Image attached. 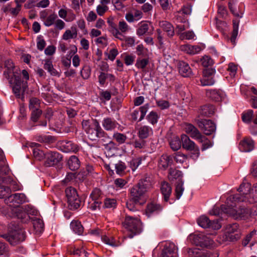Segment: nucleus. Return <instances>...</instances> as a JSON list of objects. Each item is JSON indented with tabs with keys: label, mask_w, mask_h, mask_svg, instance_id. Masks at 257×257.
Returning a JSON list of instances; mask_svg holds the SVG:
<instances>
[{
	"label": "nucleus",
	"mask_w": 257,
	"mask_h": 257,
	"mask_svg": "<svg viewBox=\"0 0 257 257\" xmlns=\"http://www.w3.org/2000/svg\"><path fill=\"white\" fill-rule=\"evenodd\" d=\"M239 193L230 196L227 198V202L229 201L245 202L250 204L257 202V183L253 185L249 183H242L237 189Z\"/></svg>",
	"instance_id": "obj_1"
},
{
	"label": "nucleus",
	"mask_w": 257,
	"mask_h": 257,
	"mask_svg": "<svg viewBox=\"0 0 257 257\" xmlns=\"http://www.w3.org/2000/svg\"><path fill=\"white\" fill-rule=\"evenodd\" d=\"M239 202H240L233 201H229V203H228L227 199L226 204H223L221 206V209L226 213L227 215L232 216L236 219H245L252 216L250 208L241 205L239 206L238 210H236L234 208L237 205L236 203Z\"/></svg>",
	"instance_id": "obj_2"
},
{
	"label": "nucleus",
	"mask_w": 257,
	"mask_h": 257,
	"mask_svg": "<svg viewBox=\"0 0 257 257\" xmlns=\"http://www.w3.org/2000/svg\"><path fill=\"white\" fill-rule=\"evenodd\" d=\"M13 75L9 77V83L12 86V89L16 97L23 99L24 93L28 89V83L26 80L22 79L21 75L16 72H13Z\"/></svg>",
	"instance_id": "obj_3"
},
{
	"label": "nucleus",
	"mask_w": 257,
	"mask_h": 257,
	"mask_svg": "<svg viewBox=\"0 0 257 257\" xmlns=\"http://www.w3.org/2000/svg\"><path fill=\"white\" fill-rule=\"evenodd\" d=\"M0 236L4 238L13 246L24 241L26 237V232L23 229L9 230L6 233L1 234Z\"/></svg>",
	"instance_id": "obj_4"
},
{
	"label": "nucleus",
	"mask_w": 257,
	"mask_h": 257,
	"mask_svg": "<svg viewBox=\"0 0 257 257\" xmlns=\"http://www.w3.org/2000/svg\"><path fill=\"white\" fill-rule=\"evenodd\" d=\"M182 173L181 171L171 168L169 170L168 178L170 181L178 180L175 188V196L177 199H180L184 191Z\"/></svg>",
	"instance_id": "obj_5"
},
{
	"label": "nucleus",
	"mask_w": 257,
	"mask_h": 257,
	"mask_svg": "<svg viewBox=\"0 0 257 257\" xmlns=\"http://www.w3.org/2000/svg\"><path fill=\"white\" fill-rule=\"evenodd\" d=\"M123 223L124 227L130 232L127 235L129 238H133L141 231V222L138 218L126 215Z\"/></svg>",
	"instance_id": "obj_6"
},
{
	"label": "nucleus",
	"mask_w": 257,
	"mask_h": 257,
	"mask_svg": "<svg viewBox=\"0 0 257 257\" xmlns=\"http://www.w3.org/2000/svg\"><path fill=\"white\" fill-rule=\"evenodd\" d=\"M14 206V207L10 208L13 217H17L23 219L28 214L34 215L36 213V211L29 205L23 206L17 205Z\"/></svg>",
	"instance_id": "obj_7"
},
{
	"label": "nucleus",
	"mask_w": 257,
	"mask_h": 257,
	"mask_svg": "<svg viewBox=\"0 0 257 257\" xmlns=\"http://www.w3.org/2000/svg\"><path fill=\"white\" fill-rule=\"evenodd\" d=\"M181 142L183 149L192 152L190 156L191 158L194 160L198 158L200 154L199 148L187 135H181Z\"/></svg>",
	"instance_id": "obj_8"
},
{
	"label": "nucleus",
	"mask_w": 257,
	"mask_h": 257,
	"mask_svg": "<svg viewBox=\"0 0 257 257\" xmlns=\"http://www.w3.org/2000/svg\"><path fill=\"white\" fill-rule=\"evenodd\" d=\"M195 120L199 127L206 135H210L216 130L215 124L210 119L196 118Z\"/></svg>",
	"instance_id": "obj_9"
},
{
	"label": "nucleus",
	"mask_w": 257,
	"mask_h": 257,
	"mask_svg": "<svg viewBox=\"0 0 257 257\" xmlns=\"http://www.w3.org/2000/svg\"><path fill=\"white\" fill-rule=\"evenodd\" d=\"M93 124L95 126V131L94 132V136H93L94 138H90V139L92 141H95L98 139L99 141L102 142L103 144L109 142L110 141L109 136L101 127L99 122L96 119L93 120Z\"/></svg>",
	"instance_id": "obj_10"
},
{
	"label": "nucleus",
	"mask_w": 257,
	"mask_h": 257,
	"mask_svg": "<svg viewBox=\"0 0 257 257\" xmlns=\"http://www.w3.org/2000/svg\"><path fill=\"white\" fill-rule=\"evenodd\" d=\"M44 166L47 167L54 166L62 159V156L57 152H49L45 154Z\"/></svg>",
	"instance_id": "obj_11"
},
{
	"label": "nucleus",
	"mask_w": 257,
	"mask_h": 257,
	"mask_svg": "<svg viewBox=\"0 0 257 257\" xmlns=\"http://www.w3.org/2000/svg\"><path fill=\"white\" fill-rule=\"evenodd\" d=\"M197 223L204 228H211L214 230H217L221 227L217 220L211 221L208 217L205 215H202L197 219Z\"/></svg>",
	"instance_id": "obj_12"
},
{
	"label": "nucleus",
	"mask_w": 257,
	"mask_h": 257,
	"mask_svg": "<svg viewBox=\"0 0 257 257\" xmlns=\"http://www.w3.org/2000/svg\"><path fill=\"white\" fill-rule=\"evenodd\" d=\"M191 237L192 243L202 247H208L213 242V240L209 237L202 233L193 235Z\"/></svg>",
	"instance_id": "obj_13"
},
{
	"label": "nucleus",
	"mask_w": 257,
	"mask_h": 257,
	"mask_svg": "<svg viewBox=\"0 0 257 257\" xmlns=\"http://www.w3.org/2000/svg\"><path fill=\"white\" fill-rule=\"evenodd\" d=\"M146 190L140 187L138 184L134 186L130 191V197L136 200L141 202L142 204H144L146 199L145 197Z\"/></svg>",
	"instance_id": "obj_14"
},
{
	"label": "nucleus",
	"mask_w": 257,
	"mask_h": 257,
	"mask_svg": "<svg viewBox=\"0 0 257 257\" xmlns=\"http://www.w3.org/2000/svg\"><path fill=\"white\" fill-rule=\"evenodd\" d=\"M26 197L23 193H14L8 196L5 201L7 204H10V206L19 205L26 201Z\"/></svg>",
	"instance_id": "obj_15"
},
{
	"label": "nucleus",
	"mask_w": 257,
	"mask_h": 257,
	"mask_svg": "<svg viewBox=\"0 0 257 257\" xmlns=\"http://www.w3.org/2000/svg\"><path fill=\"white\" fill-rule=\"evenodd\" d=\"M60 144L61 150L65 153L73 152L76 153L79 150L78 146L72 141L63 140Z\"/></svg>",
	"instance_id": "obj_16"
},
{
	"label": "nucleus",
	"mask_w": 257,
	"mask_h": 257,
	"mask_svg": "<svg viewBox=\"0 0 257 257\" xmlns=\"http://www.w3.org/2000/svg\"><path fill=\"white\" fill-rule=\"evenodd\" d=\"M177 247L173 243L167 244L162 250L160 257H177Z\"/></svg>",
	"instance_id": "obj_17"
},
{
	"label": "nucleus",
	"mask_w": 257,
	"mask_h": 257,
	"mask_svg": "<svg viewBox=\"0 0 257 257\" xmlns=\"http://www.w3.org/2000/svg\"><path fill=\"white\" fill-rule=\"evenodd\" d=\"M173 163V157L167 154L162 155L158 162V167L160 169L166 170Z\"/></svg>",
	"instance_id": "obj_18"
},
{
	"label": "nucleus",
	"mask_w": 257,
	"mask_h": 257,
	"mask_svg": "<svg viewBox=\"0 0 257 257\" xmlns=\"http://www.w3.org/2000/svg\"><path fill=\"white\" fill-rule=\"evenodd\" d=\"M185 131L186 133L189 134L190 137L197 140H201L202 135L200 133L198 130L193 124L187 123L185 126Z\"/></svg>",
	"instance_id": "obj_19"
},
{
	"label": "nucleus",
	"mask_w": 257,
	"mask_h": 257,
	"mask_svg": "<svg viewBox=\"0 0 257 257\" xmlns=\"http://www.w3.org/2000/svg\"><path fill=\"white\" fill-rule=\"evenodd\" d=\"M179 73L183 77H188L192 75V70L189 64L183 61H179L177 63Z\"/></svg>",
	"instance_id": "obj_20"
},
{
	"label": "nucleus",
	"mask_w": 257,
	"mask_h": 257,
	"mask_svg": "<svg viewBox=\"0 0 257 257\" xmlns=\"http://www.w3.org/2000/svg\"><path fill=\"white\" fill-rule=\"evenodd\" d=\"M239 148L242 152H250L254 148V142L251 139L245 138L240 142Z\"/></svg>",
	"instance_id": "obj_21"
},
{
	"label": "nucleus",
	"mask_w": 257,
	"mask_h": 257,
	"mask_svg": "<svg viewBox=\"0 0 257 257\" xmlns=\"http://www.w3.org/2000/svg\"><path fill=\"white\" fill-rule=\"evenodd\" d=\"M81 163L78 157L72 155L67 160L66 166L71 171H75L80 167Z\"/></svg>",
	"instance_id": "obj_22"
},
{
	"label": "nucleus",
	"mask_w": 257,
	"mask_h": 257,
	"mask_svg": "<svg viewBox=\"0 0 257 257\" xmlns=\"http://www.w3.org/2000/svg\"><path fill=\"white\" fill-rule=\"evenodd\" d=\"M215 112V107L212 104H205L201 106L199 110V115L198 116V118L200 117V116L210 117Z\"/></svg>",
	"instance_id": "obj_23"
},
{
	"label": "nucleus",
	"mask_w": 257,
	"mask_h": 257,
	"mask_svg": "<svg viewBox=\"0 0 257 257\" xmlns=\"http://www.w3.org/2000/svg\"><path fill=\"white\" fill-rule=\"evenodd\" d=\"M149 107V104L147 103L142 106H141L139 108V110H135L131 114L132 120L133 121H136L137 120L138 115L139 113V111H140L141 114L138 121H140L142 120H143L147 112L148 111Z\"/></svg>",
	"instance_id": "obj_24"
},
{
	"label": "nucleus",
	"mask_w": 257,
	"mask_h": 257,
	"mask_svg": "<svg viewBox=\"0 0 257 257\" xmlns=\"http://www.w3.org/2000/svg\"><path fill=\"white\" fill-rule=\"evenodd\" d=\"M104 149L106 155L108 157H111L114 155L115 152L118 150L116 144L112 141L103 144Z\"/></svg>",
	"instance_id": "obj_25"
},
{
	"label": "nucleus",
	"mask_w": 257,
	"mask_h": 257,
	"mask_svg": "<svg viewBox=\"0 0 257 257\" xmlns=\"http://www.w3.org/2000/svg\"><path fill=\"white\" fill-rule=\"evenodd\" d=\"M117 122L110 117H106L103 119L102 122V125L104 128L107 131H111L116 128Z\"/></svg>",
	"instance_id": "obj_26"
},
{
	"label": "nucleus",
	"mask_w": 257,
	"mask_h": 257,
	"mask_svg": "<svg viewBox=\"0 0 257 257\" xmlns=\"http://www.w3.org/2000/svg\"><path fill=\"white\" fill-rule=\"evenodd\" d=\"M182 51H184L187 54L194 55L199 53L201 50V48L198 45H190L188 44L183 45L181 46Z\"/></svg>",
	"instance_id": "obj_27"
},
{
	"label": "nucleus",
	"mask_w": 257,
	"mask_h": 257,
	"mask_svg": "<svg viewBox=\"0 0 257 257\" xmlns=\"http://www.w3.org/2000/svg\"><path fill=\"white\" fill-rule=\"evenodd\" d=\"M161 191L164 196V200L167 202L172 193V188L168 182H163L161 184Z\"/></svg>",
	"instance_id": "obj_28"
},
{
	"label": "nucleus",
	"mask_w": 257,
	"mask_h": 257,
	"mask_svg": "<svg viewBox=\"0 0 257 257\" xmlns=\"http://www.w3.org/2000/svg\"><path fill=\"white\" fill-rule=\"evenodd\" d=\"M206 95L208 98L215 101H220L222 98V92L215 89L207 90Z\"/></svg>",
	"instance_id": "obj_29"
},
{
	"label": "nucleus",
	"mask_w": 257,
	"mask_h": 257,
	"mask_svg": "<svg viewBox=\"0 0 257 257\" xmlns=\"http://www.w3.org/2000/svg\"><path fill=\"white\" fill-rule=\"evenodd\" d=\"M159 26L165 31L168 36L172 37L174 35V28L173 25L167 21H162L159 23Z\"/></svg>",
	"instance_id": "obj_30"
},
{
	"label": "nucleus",
	"mask_w": 257,
	"mask_h": 257,
	"mask_svg": "<svg viewBox=\"0 0 257 257\" xmlns=\"http://www.w3.org/2000/svg\"><path fill=\"white\" fill-rule=\"evenodd\" d=\"M8 171V168L5 165L4 154L0 151V187L4 181V178L2 176L6 174Z\"/></svg>",
	"instance_id": "obj_31"
},
{
	"label": "nucleus",
	"mask_w": 257,
	"mask_h": 257,
	"mask_svg": "<svg viewBox=\"0 0 257 257\" xmlns=\"http://www.w3.org/2000/svg\"><path fill=\"white\" fill-rule=\"evenodd\" d=\"M83 129L85 131L86 134L88 135V137L93 138V136H94V132L95 131V126H94L93 128L90 127V121L89 120H83L81 123Z\"/></svg>",
	"instance_id": "obj_32"
},
{
	"label": "nucleus",
	"mask_w": 257,
	"mask_h": 257,
	"mask_svg": "<svg viewBox=\"0 0 257 257\" xmlns=\"http://www.w3.org/2000/svg\"><path fill=\"white\" fill-rule=\"evenodd\" d=\"M68 207L70 210H76L81 205L82 202L79 196L67 200Z\"/></svg>",
	"instance_id": "obj_33"
},
{
	"label": "nucleus",
	"mask_w": 257,
	"mask_h": 257,
	"mask_svg": "<svg viewBox=\"0 0 257 257\" xmlns=\"http://www.w3.org/2000/svg\"><path fill=\"white\" fill-rule=\"evenodd\" d=\"M44 68L52 76H59V73L54 68L52 61L51 59L44 60Z\"/></svg>",
	"instance_id": "obj_34"
},
{
	"label": "nucleus",
	"mask_w": 257,
	"mask_h": 257,
	"mask_svg": "<svg viewBox=\"0 0 257 257\" xmlns=\"http://www.w3.org/2000/svg\"><path fill=\"white\" fill-rule=\"evenodd\" d=\"M153 134V130L149 126L144 125L141 126L139 130L138 135L141 139H147L150 135Z\"/></svg>",
	"instance_id": "obj_35"
},
{
	"label": "nucleus",
	"mask_w": 257,
	"mask_h": 257,
	"mask_svg": "<svg viewBox=\"0 0 257 257\" xmlns=\"http://www.w3.org/2000/svg\"><path fill=\"white\" fill-rule=\"evenodd\" d=\"M143 205V204H142L141 202L136 200L131 197L126 202V207L129 210L133 212L138 210V206H142Z\"/></svg>",
	"instance_id": "obj_36"
},
{
	"label": "nucleus",
	"mask_w": 257,
	"mask_h": 257,
	"mask_svg": "<svg viewBox=\"0 0 257 257\" xmlns=\"http://www.w3.org/2000/svg\"><path fill=\"white\" fill-rule=\"evenodd\" d=\"M162 209V207L158 204L150 203L147 205L146 212L147 215H150L153 213H157Z\"/></svg>",
	"instance_id": "obj_37"
},
{
	"label": "nucleus",
	"mask_w": 257,
	"mask_h": 257,
	"mask_svg": "<svg viewBox=\"0 0 257 257\" xmlns=\"http://www.w3.org/2000/svg\"><path fill=\"white\" fill-rule=\"evenodd\" d=\"M77 29L75 27H71L70 29L67 30L62 36V39L64 40H68L77 37Z\"/></svg>",
	"instance_id": "obj_38"
},
{
	"label": "nucleus",
	"mask_w": 257,
	"mask_h": 257,
	"mask_svg": "<svg viewBox=\"0 0 257 257\" xmlns=\"http://www.w3.org/2000/svg\"><path fill=\"white\" fill-rule=\"evenodd\" d=\"M137 184L147 192L152 187V179L150 177H146L143 179L140 180Z\"/></svg>",
	"instance_id": "obj_39"
},
{
	"label": "nucleus",
	"mask_w": 257,
	"mask_h": 257,
	"mask_svg": "<svg viewBox=\"0 0 257 257\" xmlns=\"http://www.w3.org/2000/svg\"><path fill=\"white\" fill-rule=\"evenodd\" d=\"M70 226L75 233L78 235L82 234L84 228L80 222L74 220L71 222Z\"/></svg>",
	"instance_id": "obj_40"
},
{
	"label": "nucleus",
	"mask_w": 257,
	"mask_h": 257,
	"mask_svg": "<svg viewBox=\"0 0 257 257\" xmlns=\"http://www.w3.org/2000/svg\"><path fill=\"white\" fill-rule=\"evenodd\" d=\"M33 227L36 233L40 234L44 230V224L42 220L37 218L33 221Z\"/></svg>",
	"instance_id": "obj_41"
},
{
	"label": "nucleus",
	"mask_w": 257,
	"mask_h": 257,
	"mask_svg": "<svg viewBox=\"0 0 257 257\" xmlns=\"http://www.w3.org/2000/svg\"><path fill=\"white\" fill-rule=\"evenodd\" d=\"M37 141L40 143L51 144L56 141L55 137L52 136H39L37 137Z\"/></svg>",
	"instance_id": "obj_42"
},
{
	"label": "nucleus",
	"mask_w": 257,
	"mask_h": 257,
	"mask_svg": "<svg viewBox=\"0 0 257 257\" xmlns=\"http://www.w3.org/2000/svg\"><path fill=\"white\" fill-rule=\"evenodd\" d=\"M5 66L7 68V70L4 71V74L6 78L9 79V77H10V74L13 71L14 68V63L11 60H7L5 62Z\"/></svg>",
	"instance_id": "obj_43"
},
{
	"label": "nucleus",
	"mask_w": 257,
	"mask_h": 257,
	"mask_svg": "<svg viewBox=\"0 0 257 257\" xmlns=\"http://www.w3.org/2000/svg\"><path fill=\"white\" fill-rule=\"evenodd\" d=\"M10 255V249L8 245L0 241V257H9Z\"/></svg>",
	"instance_id": "obj_44"
},
{
	"label": "nucleus",
	"mask_w": 257,
	"mask_h": 257,
	"mask_svg": "<svg viewBox=\"0 0 257 257\" xmlns=\"http://www.w3.org/2000/svg\"><path fill=\"white\" fill-rule=\"evenodd\" d=\"M65 192L67 200L73 197H76L77 196H78L76 189L72 187H68L66 188Z\"/></svg>",
	"instance_id": "obj_45"
},
{
	"label": "nucleus",
	"mask_w": 257,
	"mask_h": 257,
	"mask_svg": "<svg viewBox=\"0 0 257 257\" xmlns=\"http://www.w3.org/2000/svg\"><path fill=\"white\" fill-rule=\"evenodd\" d=\"M237 228L238 224L236 223L229 224L226 226V233L228 234V237H229L230 239L232 241H233L234 239V238L233 237V236H234L231 234L236 231Z\"/></svg>",
	"instance_id": "obj_46"
},
{
	"label": "nucleus",
	"mask_w": 257,
	"mask_h": 257,
	"mask_svg": "<svg viewBox=\"0 0 257 257\" xmlns=\"http://www.w3.org/2000/svg\"><path fill=\"white\" fill-rule=\"evenodd\" d=\"M90 196L93 201H101L103 194L99 189L96 188L93 190Z\"/></svg>",
	"instance_id": "obj_47"
},
{
	"label": "nucleus",
	"mask_w": 257,
	"mask_h": 257,
	"mask_svg": "<svg viewBox=\"0 0 257 257\" xmlns=\"http://www.w3.org/2000/svg\"><path fill=\"white\" fill-rule=\"evenodd\" d=\"M253 115V111L252 110L249 109L246 112H244L242 114L241 118L242 121L248 123L250 122Z\"/></svg>",
	"instance_id": "obj_48"
},
{
	"label": "nucleus",
	"mask_w": 257,
	"mask_h": 257,
	"mask_svg": "<svg viewBox=\"0 0 257 257\" xmlns=\"http://www.w3.org/2000/svg\"><path fill=\"white\" fill-rule=\"evenodd\" d=\"M40 100L36 97H32L29 100V108L30 110L40 109Z\"/></svg>",
	"instance_id": "obj_49"
},
{
	"label": "nucleus",
	"mask_w": 257,
	"mask_h": 257,
	"mask_svg": "<svg viewBox=\"0 0 257 257\" xmlns=\"http://www.w3.org/2000/svg\"><path fill=\"white\" fill-rule=\"evenodd\" d=\"M238 23L236 24L235 21H233V30L231 33V36L230 37V41L232 44H234L235 43V40L236 37L238 34Z\"/></svg>",
	"instance_id": "obj_50"
},
{
	"label": "nucleus",
	"mask_w": 257,
	"mask_h": 257,
	"mask_svg": "<svg viewBox=\"0 0 257 257\" xmlns=\"http://www.w3.org/2000/svg\"><path fill=\"white\" fill-rule=\"evenodd\" d=\"M181 144L182 143L181 142L179 138L178 137L174 138L170 142L171 148L173 151L178 150L181 148Z\"/></svg>",
	"instance_id": "obj_51"
},
{
	"label": "nucleus",
	"mask_w": 257,
	"mask_h": 257,
	"mask_svg": "<svg viewBox=\"0 0 257 257\" xmlns=\"http://www.w3.org/2000/svg\"><path fill=\"white\" fill-rule=\"evenodd\" d=\"M113 138L119 144L124 143L127 139L126 135L119 133H114Z\"/></svg>",
	"instance_id": "obj_52"
},
{
	"label": "nucleus",
	"mask_w": 257,
	"mask_h": 257,
	"mask_svg": "<svg viewBox=\"0 0 257 257\" xmlns=\"http://www.w3.org/2000/svg\"><path fill=\"white\" fill-rule=\"evenodd\" d=\"M203 138L201 140H198L197 141L202 144L201 149L202 151L205 150L212 146V143L206 138L205 136H202Z\"/></svg>",
	"instance_id": "obj_53"
},
{
	"label": "nucleus",
	"mask_w": 257,
	"mask_h": 257,
	"mask_svg": "<svg viewBox=\"0 0 257 257\" xmlns=\"http://www.w3.org/2000/svg\"><path fill=\"white\" fill-rule=\"evenodd\" d=\"M116 200L114 199L106 198L104 201V207L107 208H115L116 206Z\"/></svg>",
	"instance_id": "obj_54"
},
{
	"label": "nucleus",
	"mask_w": 257,
	"mask_h": 257,
	"mask_svg": "<svg viewBox=\"0 0 257 257\" xmlns=\"http://www.w3.org/2000/svg\"><path fill=\"white\" fill-rule=\"evenodd\" d=\"M149 61L148 58H138L137 60L136 66L138 68L144 69L146 68V66L149 64Z\"/></svg>",
	"instance_id": "obj_55"
},
{
	"label": "nucleus",
	"mask_w": 257,
	"mask_h": 257,
	"mask_svg": "<svg viewBox=\"0 0 257 257\" xmlns=\"http://www.w3.org/2000/svg\"><path fill=\"white\" fill-rule=\"evenodd\" d=\"M173 158L176 163L182 164L186 161L187 159V156L181 152H177L175 154Z\"/></svg>",
	"instance_id": "obj_56"
},
{
	"label": "nucleus",
	"mask_w": 257,
	"mask_h": 257,
	"mask_svg": "<svg viewBox=\"0 0 257 257\" xmlns=\"http://www.w3.org/2000/svg\"><path fill=\"white\" fill-rule=\"evenodd\" d=\"M147 118L151 123L154 125L158 121V115L157 112L152 111L147 115Z\"/></svg>",
	"instance_id": "obj_57"
},
{
	"label": "nucleus",
	"mask_w": 257,
	"mask_h": 257,
	"mask_svg": "<svg viewBox=\"0 0 257 257\" xmlns=\"http://www.w3.org/2000/svg\"><path fill=\"white\" fill-rule=\"evenodd\" d=\"M201 64L204 67H208L212 66L213 64V61L210 57L204 56L201 59Z\"/></svg>",
	"instance_id": "obj_58"
},
{
	"label": "nucleus",
	"mask_w": 257,
	"mask_h": 257,
	"mask_svg": "<svg viewBox=\"0 0 257 257\" xmlns=\"http://www.w3.org/2000/svg\"><path fill=\"white\" fill-rule=\"evenodd\" d=\"M31 119L34 122L38 121L39 117L42 113V111L40 109L32 110Z\"/></svg>",
	"instance_id": "obj_59"
},
{
	"label": "nucleus",
	"mask_w": 257,
	"mask_h": 257,
	"mask_svg": "<svg viewBox=\"0 0 257 257\" xmlns=\"http://www.w3.org/2000/svg\"><path fill=\"white\" fill-rule=\"evenodd\" d=\"M149 28V25L147 23H144L142 24L137 30V35L139 36L144 35L148 31Z\"/></svg>",
	"instance_id": "obj_60"
},
{
	"label": "nucleus",
	"mask_w": 257,
	"mask_h": 257,
	"mask_svg": "<svg viewBox=\"0 0 257 257\" xmlns=\"http://www.w3.org/2000/svg\"><path fill=\"white\" fill-rule=\"evenodd\" d=\"M115 168L116 172L120 174L124 171L126 169V166L124 162L121 161H119L116 164H115Z\"/></svg>",
	"instance_id": "obj_61"
},
{
	"label": "nucleus",
	"mask_w": 257,
	"mask_h": 257,
	"mask_svg": "<svg viewBox=\"0 0 257 257\" xmlns=\"http://www.w3.org/2000/svg\"><path fill=\"white\" fill-rule=\"evenodd\" d=\"M102 240L107 244L110 245L112 246H116L117 245L115 240L114 238L111 237H109L106 235H103L101 236Z\"/></svg>",
	"instance_id": "obj_62"
},
{
	"label": "nucleus",
	"mask_w": 257,
	"mask_h": 257,
	"mask_svg": "<svg viewBox=\"0 0 257 257\" xmlns=\"http://www.w3.org/2000/svg\"><path fill=\"white\" fill-rule=\"evenodd\" d=\"M57 18V16L55 14L49 15L44 22V25L47 27L51 26L54 24Z\"/></svg>",
	"instance_id": "obj_63"
},
{
	"label": "nucleus",
	"mask_w": 257,
	"mask_h": 257,
	"mask_svg": "<svg viewBox=\"0 0 257 257\" xmlns=\"http://www.w3.org/2000/svg\"><path fill=\"white\" fill-rule=\"evenodd\" d=\"M142 159L140 158L132 159L130 162V166L133 171H135L141 164Z\"/></svg>",
	"instance_id": "obj_64"
}]
</instances>
